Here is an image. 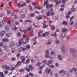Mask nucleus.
Returning <instances> with one entry per match:
<instances>
[{
    "label": "nucleus",
    "mask_w": 77,
    "mask_h": 77,
    "mask_svg": "<svg viewBox=\"0 0 77 77\" xmlns=\"http://www.w3.org/2000/svg\"><path fill=\"white\" fill-rule=\"evenodd\" d=\"M44 6H46L47 9H48L49 8H51L53 7L52 5H49L48 4V1H46L44 4Z\"/></svg>",
    "instance_id": "f257e3e1"
},
{
    "label": "nucleus",
    "mask_w": 77,
    "mask_h": 77,
    "mask_svg": "<svg viewBox=\"0 0 77 77\" xmlns=\"http://www.w3.org/2000/svg\"><path fill=\"white\" fill-rule=\"evenodd\" d=\"M26 44V42H23V38L19 40L18 44L20 46H21L22 44L24 45Z\"/></svg>",
    "instance_id": "f03ea898"
},
{
    "label": "nucleus",
    "mask_w": 77,
    "mask_h": 77,
    "mask_svg": "<svg viewBox=\"0 0 77 77\" xmlns=\"http://www.w3.org/2000/svg\"><path fill=\"white\" fill-rule=\"evenodd\" d=\"M4 68L5 69H8V70H9V69H10V67H9V66L6 65H5V66L2 67V68Z\"/></svg>",
    "instance_id": "7ed1b4c3"
},
{
    "label": "nucleus",
    "mask_w": 77,
    "mask_h": 77,
    "mask_svg": "<svg viewBox=\"0 0 77 77\" xmlns=\"http://www.w3.org/2000/svg\"><path fill=\"white\" fill-rule=\"evenodd\" d=\"M21 63H22V62L18 61L17 62V64L15 65V67H16V68H18V66H21Z\"/></svg>",
    "instance_id": "20e7f679"
},
{
    "label": "nucleus",
    "mask_w": 77,
    "mask_h": 77,
    "mask_svg": "<svg viewBox=\"0 0 77 77\" xmlns=\"http://www.w3.org/2000/svg\"><path fill=\"white\" fill-rule=\"evenodd\" d=\"M20 58L21 60H22V63H23L24 61H25V60H26L25 57L23 56H21L20 57Z\"/></svg>",
    "instance_id": "39448f33"
},
{
    "label": "nucleus",
    "mask_w": 77,
    "mask_h": 77,
    "mask_svg": "<svg viewBox=\"0 0 77 77\" xmlns=\"http://www.w3.org/2000/svg\"><path fill=\"white\" fill-rule=\"evenodd\" d=\"M19 50L20 51L19 52V53L22 51H23V52H24L25 51V50H27V49L26 48H24L22 47H21L20 48H19Z\"/></svg>",
    "instance_id": "423d86ee"
},
{
    "label": "nucleus",
    "mask_w": 77,
    "mask_h": 77,
    "mask_svg": "<svg viewBox=\"0 0 77 77\" xmlns=\"http://www.w3.org/2000/svg\"><path fill=\"white\" fill-rule=\"evenodd\" d=\"M46 54L45 55V57L46 58H48V57H49V53H48V50H47L46 51Z\"/></svg>",
    "instance_id": "0eeeda50"
},
{
    "label": "nucleus",
    "mask_w": 77,
    "mask_h": 77,
    "mask_svg": "<svg viewBox=\"0 0 77 77\" xmlns=\"http://www.w3.org/2000/svg\"><path fill=\"white\" fill-rule=\"evenodd\" d=\"M54 2L56 3V5H59V4H60L62 2V1H59L58 2H57V0H55L54 1Z\"/></svg>",
    "instance_id": "6e6552de"
},
{
    "label": "nucleus",
    "mask_w": 77,
    "mask_h": 77,
    "mask_svg": "<svg viewBox=\"0 0 77 77\" xmlns=\"http://www.w3.org/2000/svg\"><path fill=\"white\" fill-rule=\"evenodd\" d=\"M14 65H11V68L10 69V70H11V71H12L14 70L15 68H17V67H15H15H14Z\"/></svg>",
    "instance_id": "1a4fd4ad"
},
{
    "label": "nucleus",
    "mask_w": 77,
    "mask_h": 77,
    "mask_svg": "<svg viewBox=\"0 0 77 77\" xmlns=\"http://www.w3.org/2000/svg\"><path fill=\"white\" fill-rule=\"evenodd\" d=\"M66 36V33L63 32L61 35L60 38H63L64 36Z\"/></svg>",
    "instance_id": "9d476101"
},
{
    "label": "nucleus",
    "mask_w": 77,
    "mask_h": 77,
    "mask_svg": "<svg viewBox=\"0 0 77 77\" xmlns=\"http://www.w3.org/2000/svg\"><path fill=\"white\" fill-rule=\"evenodd\" d=\"M13 29L14 30H17L18 29V28L16 27V26L14 25H13Z\"/></svg>",
    "instance_id": "9b49d317"
},
{
    "label": "nucleus",
    "mask_w": 77,
    "mask_h": 77,
    "mask_svg": "<svg viewBox=\"0 0 77 77\" xmlns=\"http://www.w3.org/2000/svg\"><path fill=\"white\" fill-rule=\"evenodd\" d=\"M5 31H2L1 32V36H3L5 33Z\"/></svg>",
    "instance_id": "f8f14e48"
},
{
    "label": "nucleus",
    "mask_w": 77,
    "mask_h": 77,
    "mask_svg": "<svg viewBox=\"0 0 77 77\" xmlns=\"http://www.w3.org/2000/svg\"><path fill=\"white\" fill-rule=\"evenodd\" d=\"M29 69H31L33 70L34 69V68L33 67V66L32 65H29Z\"/></svg>",
    "instance_id": "ddd939ff"
},
{
    "label": "nucleus",
    "mask_w": 77,
    "mask_h": 77,
    "mask_svg": "<svg viewBox=\"0 0 77 77\" xmlns=\"http://www.w3.org/2000/svg\"><path fill=\"white\" fill-rule=\"evenodd\" d=\"M9 41V40L7 38H4L2 40V42H8Z\"/></svg>",
    "instance_id": "4468645a"
},
{
    "label": "nucleus",
    "mask_w": 77,
    "mask_h": 77,
    "mask_svg": "<svg viewBox=\"0 0 77 77\" xmlns=\"http://www.w3.org/2000/svg\"><path fill=\"white\" fill-rule=\"evenodd\" d=\"M70 51L72 53H76V51H75V49H70Z\"/></svg>",
    "instance_id": "2eb2a0df"
},
{
    "label": "nucleus",
    "mask_w": 77,
    "mask_h": 77,
    "mask_svg": "<svg viewBox=\"0 0 77 77\" xmlns=\"http://www.w3.org/2000/svg\"><path fill=\"white\" fill-rule=\"evenodd\" d=\"M53 63V61H52V60H49L48 61V63H47V65H50V64H51V63Z\"/></svg>",
    "instance_id": "dca6fc26"
},
{
    "label": "nucleus",
    "mask_w": 77,
    "mask_h": 77,
    "mask_svg": "<svg viewBox=\"0 0 77 77\" xmlns=\"http://www.w3.org/2000/svg\"><path fill=\"white\" fill-rule=\"evenodd\" d=\"M43 32V31L42 30H40V32L38 33V35H39L38 37H41V36L40 35H41V33H42Z\"/></svg>",
    "instance_id": "f3484780"
},
{
    "label": "nucleus",
    "mask_w": 77,
    "mask_h": 77,
    "mask_svg": "<svg viewBox=\"0 0 77 77\" xmlns=\"http://www.w3.org/2000/svg\"><path fill=\"white\" fill-rule=\"evenodd\" d=\"M61 51L63 53H64V52H65V49H64V45H63L62 46Z\"/></svg>",
    "instance_id": "a211bd4d"
},
{
    "label": "nucleus",
    "mask_w": 77,
    "mask_h": 77,
    "mask_svg": "<svg viewBox=\"0 0 77 77\" xmlns=\"http://www.w3.org/2000/svg\"><path fill=\"white\" fill-rule=\"evenodd\" d=\"M4 25V23L3 22H1L0 23V27H2Z\"/></svg>",
    "instance_id": "6ab92c4d"
},
{
    "label": "nucleus",
    "mask_w": 77,
    "mask_h": 77,
    "mask_svg": "<svg viewBox=\"0 0 77 77\" xmlns=\"http://www.w3.org/2000/svg\"><path fill=\"white\" fill-rule=\"evenodd\" d=\"M25 69L26 70V71H27V72H30V69L29 68H26V67H25Z\"/></svg>",
    "instance_id": "aec40b11"
},
{
    "label": "nucleus",
    "mask_w": 77,
    "mask_h": 77,
    "mask_svg": "<svg viewBox=\"0 0 77 77\" xmlns=\"http://www.w3.org/2000/svg\"><path fill=\"white\" fill-rule=\"evenodd\" d=\"M17 36L19 37H21V33L20 32H18L17 33Z\"/></svg>",
    "instance_id": "412c9836"
},
{
    "label": "nucleus",
    "mask_w": 77,
    "mask_h": 77,
    "mask_svg": "<svg viewBox=\"0 0 77 77\" xmlns=\"http://www.w3.org/2000/svg\"><path fill=\"white\" fill-rule=\"evenodd\" d=\"M25 17H26V15L24 14H23L21 16L20 18H24Z\"/></svg>",
    "instance_id": "4be33fe9"
},
{
    "label": "nucleus",
    "mask_w": 77,
    "mask_h": 77,
    "mask_svg": "<svg viewBox=\"0 0 77 77\" xmlns=\"http://www.w3.org/2000/svg\"><path fill=\"white\" fill-rule=\"evenodd\" d=\"M43 26L44 28H47L48 27V25H47L45 24H43Z\"/></svg>",
    "instance_id": "5701e85b"
},
{
    "label": "nucleus",
    "mask_w": 77,
    "mask_h": 77,
    "mask_svg": "<svg viewBox=\"0 0 77 77\" xmlns=\"http://www.w3.org/2000/svg\"><path fill=\"white\" fill-rule=\"evenodd\" d=\"M68 30L67 29L64 28L62 29V31L63 32H66Z\"/></svg>",
    "instance_id": "b1692460"
},
{
    "label": "nucleus",
    "mask_w": 77,
    "mask_h": 77,
    "mask_svg": "<svg viewBox=\"0 0 77 77\" xmlns=\"http://www.w3.org/2000/svg\"><path fill=\"white\" fill-rule=\"evenodd\" d=\"M29 62H30V60H29V59H28L26 60V64H27V63H29Z\"/></svg>",
    "instance_id": "393cba45"
},
{
    "label": "nucleus",
    "mask_w": 77,
    "mask_h": 77,
    "mask_svg": "<svg viewBox=\"0 0 77 77\" xmlns=\"http://www.w3.org/2000/svg\"><path fill=\"white\" fill-rule=\"evenodd\" d=\"M58 57L59 59V60H62V58H61V56H60V55H58Z\"/></svg>",
    "instance_id": "a878e982"
},
{
    "label": "nucleus",
    "mask_w": 77,
    "mask_h": 77,
    "mask_svg": "<svg viewBox=\"0 0 77 77\" xmlns=\"http://www.w3.org/2000/svg\"><path fill=\"white\" fill-rule=\"evenodd\" d=\"M11 14V10H8L7 11V14Z\"/></svg>",
    "instance_id": "bb28decb"
},
{
    "label": "nucleus",
    "mask_w": 77,
    "mask_h": 77,
    "mask_svg": "<svg viewBox=\"0 0 77 77\" xmlns=\"http://www.w3.org/2000/svg\"><path fill=\"white\" fill-rule=\"evenodd\" d=\"M50 11H49L48 12L46 13V15L47 16H50Z\"/></svg>",
    "instance_id": "cd10ccee"
},
{
    "label": "nucleus",
    "mask_w": 77,
    "mask_h": 77,
    "mask_svg": "<svg viewBox=\"0 0 77 77\" xmlns=\"http://www.w3.org/2000/svg\"><path fill=\"white\" fill-rule=\"evenodd\" d=\"M63 24H65L66 25H67L68 24V23H67V22L65 21H64L63 22Z\"/></svg>",
    "instance_id": "c85d7f7f"
},
{
    "label": "nucleus",
    "mask_w": 77,
    "mask_h": 77,
    "mask_svg": "<svg viewBox=\"0 0 77 77\" xmlns=\"http://www.w3.org/2000/svg\"><path fill=\"white\" fill-rule=\"evenodd\" d=\"M17 7L18 8H20V7H21V5L20 3H19L18 4Z\"/></svg>",
    "instance_id": "c756f323"
},
{
    "label": "nucleus",
    "mask_w": 77,
    "mask_h": 77,
    "mask_svg": "<svg viewBox=\"0 0 77 77\" xmlns=\"http://www.w3.org/2000/svg\"><path fill=\"white\" fill-rule=\"evenodd\" d=\"M29 37L27 36V38L26 39V43L28 42H29Z\"/></svg>",
    "instance_id": "7c9ffc66"
},
{
    "label": "nucleus",
    "mask_w": 77,
    "mask_h": 77,
    "mask_svg": "<svg viewBox=\"0 0 77 77\" xmlns=\"http://www.w3.org/2000/svg\"><path fill=\"white\" fill-rule=\"evenodd\" d=\"M66 18L67 19H68L69 18V15L67 14L66 16Z\"/></svg>",
    "instance_id": "2f4dec72"
},
{
    "label": "nucleus",
    "mask_w": 77,
    "mask_h": 77,
    "mask_svg": "<svg viewBox=\"0 0 77 77\" xmlns=\"http://www.w3.org/2000/svg\"><path fill=\"white\" fill-rule=\"evenodd\" d=\"M21 7H23V6H26V3H24L23 4L21 5Z\"/></svg>",
    "instance_id": "473e14b6"
},
{
    "label": "nucleus",
    "mask_w": 77,
    "mask_h": 77,
    "mask_svg": "<svg viewBox=\"0 0 77 77\" xmlns=\"http://www.w3.org/2000/svg\"><path fill=\"white\" fill-rule=\"evenodd\" d=\"M71 10H72V11L73 12H74L75 11V9L74 8H72L71 9Z\"/></svg>",
    "instance_id": "72a5a7b5"
},
{
    "label": "nucleus",
    "mask_w": 77,
    "mask_h": 77,
    "mask_svg": "<svg viewBox=\"0 0 77 77\" xmlns=\"http://www.w3.org/2000/svg\"><path fill=\"white\" fill-rule=\"evenodd\" d=\"M32 29V27H29L28 28V29L27 30V32H29V31H30V30Z\"/></svg>",
    "instance_id": "f704fd0d"
},
{
    "label": "nucleus",
    "mask_w": 77,
    "mask_h": 77,
    "mask_svg": "<svg viewBox=\"0 0 77 77\" xmlns=\"http://www.w3.org/2000/svg\"><path fill=\"white\" fill-rule=\"evenodd\" d=\"M41 63L40 62H38V63H37V64H36V66H40L41 65Z\"/></svg>",
    "instance_id": "c9c22d12"
},
{
    "label": "nucleus",
    "mask_w": 77,
    "mask_h": 77,
    "mask_svg": "<svg viewBox=\"0 0 77 77\" xmlns=\"http://www.w3.org/2000/svg\"><path fill=\"white\" fill-rule=\"evenodd\" d=\"M29 75L30 76H31V77H32V76H33L34 75L33 74L31 73H29Z\"/></svg>",
    "instance_id": "e433bc0d"
},
{
    "label": "nucleus",
    "mask_w": 77,
    "mask_h": 77,
    "mask_svg": "<svg viewBox=\"0 0 77 77\" xmlns=\"http://www.w3.org/2000/svg\"><path fill=\"white\" fill-rule=\"evenodd\" d=\"M52 36L56 37V32H55L54 33V34H52Z\"/></svg>",
    "instance_id": "4c0bfd02"
},
{
    "label": "nucleus",
    "mask_w": 77,
    "mask_h": 77,
    "mask_svg": "<svg viewBox=\"0 0 77 77\" xmlns=\"http://www.w3.org/2000/svg\"><path fill=\"white\" fill-rule=\"evenodd\" d=\"M18 17V16L17 15H14V19H17Z\"/></svg>",
    "instance_id": "58836bf2"
},
{
    "label": "nucleus",
    "mask_w": 77,
    "mask_h": 77,
    "mask_svg": "<svg viewBox=\"0 0 77 77\" xmlns=\"http://www.w3.org/2000/svg\"><path fill=\"white\" fill-rule=\"evenodd\" d=\"M10 35H11V34H10V33H7L6 34V36L7 37H9Z\"/></svg>",
    "instance_id": "ea45409f"
},
{
    "label": "nucleus",
    "mask_w": 77,
    "mask_h": 77,
    "mask_svg": "<svg viewBox=\"0 0 77 77\" xmlns=\"http://www.w3.org/2000/svg\"><path fill=\"white\" fill-rule=\"evenodd\" d=\"M50 14L51 15H54V12L51 11L50 13Z\"/></svg>",
    "instance_id": "a19ab883"
},
{
    "label": "nucleus",
    "mask_w": 77,
    "mask_h": 77,
    "mask_svg": "<svg viewBox=\"0 0 77 77\" xmlns=\"http://www.w3.org/2000/svg\"><path fill=\"white\" fill-rule=\"evenodd\" d=\"M5 29L6 30H8L9 29V27H8L7 26H6L5 27Z\"/></svg>",
    "instance_id": "79ce46f5"
},
{
    "label": "nucleus",
    "mask_w": 77,
    "mask_h": 77,
    "mask_svg": "<svg viewBox=\"0 0 77 77\" xmlns=\"http://www.w3.org/2000/svg\"><path fill=\"white\" fill-rule=\"evenodd\" d=\"M31 17H34L35 15V14H34V13H31Z\"/></svg>",
    "instance_id": "37998d69"
},
{
    "label": "nucleus",
    "mask_w": 77,
    "mask_h": 77,
    "mask_svg": "<svg viewBox=\"0 0 77 77\" xmlns=\"http://www.w3.org/2000/svg\"><path fill=\"white\" fill-rule=\"evenodd\" d=\"M20 55H21V54H20V53H19L17 54V57L18 58H19V57H20Z\"/></svg>",
    "instance_id": "c03bdc74"
},
{
    "label": "nucleus",
    "mask_w": 77,
    "mask_h": 77,
    "mask_svg": "<svg viewBox=\"0 0 77 77\" xmlns=\"http://www.w3.org/2000/svg\"><path fill=\"white\" fill-rule=\"evenodd\" d=\"M26 2L27 3H29L31 2V1L29 0H26Z\"/></svg>",
    "instance_id": "a18cd8bd"
},
{
    "label": "nucleus",
    "mask_w": 77,
    "mask_h": 77,
    "mask_svg": "<svg viewBox=\"0 0 77 77\" xmlns=\"http://www.w3.org/2000/svg\"><path fill=\"white\" fill-rule=\"evenodd\" d=\"M14 42H12V43H11L10 45V47H11L13 45H14Z\"/></svg>",
    "instance_id": "49530a36"
},
{
    "label": "nucleus",
    "mask_w": 77,
    "mask_h": 77,
    "mask_svg": "<svg viewBox=\"0 0 77 77\" xmlns=\"http://www.w3.org/2000/svg\"><path fill=\"white\" fill-rule=\"evenodd\" d=\"M41 19H42V17H38V20H41Z\"/></svg>",
    "instance_id": "de8ad7c7"
},
{
    "label": "nucleus",
    "mask_w": 77,
    "mask_h": 77,
    "mask_svg": "<svg viewBox=\"0 0 77 77\" xmlns=\"http://www.w3.org/2000/svg\"><path fill=\"white\" fill-rule=\"evenodd\" d=\"M3 48H5V50H7V49H8V47L5 46H3Z\"/></svg>",
    "instance_id": "09e8293b"
},
{
    "label": "nucleus",
    "mask_w": 77,
    "mask_h": 77,
    "mask_svg": "<svg viewBox=\"0 0 77 77\" xmlns=\"http://www.w3.org/2000/svg\"><path fill=\"white\" fill-rule=\"evenodd\" d=\"M42 63H47V60H43L42 61Z\"/></svg>",
    "instance_id": "8fccbe9b"
},
{
    "label": "nucleus",
    "mask_w": 77,
    "mask_h": 77,
    "mask_svg": "<svg viewBox=\"0 0 77 77\" xmlns=\"http://www.w3.org/2000/svg\"><path fill=\"white\" fill-rule=\"evenodd\" d=\"M36 4V2H34L32 3V5L34 6H35Z\"/></svg>",
    "instance_id": "3c124183"
},
{
    "label": "nucleus",
    "mask_w": 77,
    "mask_h": 77,
    "mask_svg": "<svg viewBox=\"0 0 77 77\" xmlns=\"http://www.w3.org/2000/svg\"><path fill=\"white\" fill-rule=\"evenodd\" d=\"M72 69H73V70H74V71H75H75H77V69L75 68H72Z\"/></svg>",
    "instance_id": "603ef678"
},
{
    "label": "nucleus",
    "mask_w": 77,
    "mask_h": 77,
    "mask_svg": "<svg viewBox=\"0 0 77 77\" xmlns=\"http://www.w3.org/2000/svg\"><path fill=\"white\" fill-rule=\"evenodd\" d=\"M24 71V70L23 69H22L19 70L20 72H23Z\"/></svg>",
    "instance_id": "864d4df0"
},
{
    "label": "nucleus",
    "mask_w": 77,
    "mask_h": 77,
    "mask_svg": "<svg viewBox=\"0 0 77 77\" xmlns=\"http://www.w3.org/2000/svg\"><path fill=\"white\" fill-rule=\"evenodd\" d=\"M5 74H8V70H7L5 71Z\"/></svg>",
    "instance_id": "5fc2aeb1"
},
{
    "label": "nucleus",
    "mask_w": 77,
    "mask_h": 77,
    "mask_svg": "<svg viewBox=\"0 0 77 77\" xmlns=\"http://www.w3.org/2000/svg\"><path fill=\"white\" fill-rule=\"evenodd\" d=\"M36 8L37 9H38V10H40L41 9V7H37Z\"/></svg>",
    "instance_id": "6e6d98bb"
},
{
    "label": "nucleus",
    "mask_w": 77,
    "mask_h": 77,
    "mask_svg": "<svg viewBox=\"0 0 77 77\" xmlns=\"http://www.w3.org/2000/svg\"><path fill=\"white\" fill-rule=\"evenodd\" d=\"M27 48V49H29V48H30V45H28L26 47Z\"/></svg>",
    "instance_id": "4d7b16f0"
},
{
    "label": "nucleus",
    "mask_w": 77,
    "mask_h": 77,
    "mask_svg": "<svg viewBox=\"0 0 77 77\" xmlns=\"http://www.w3.org/2000/svg\"><path fill=\"white\" fill-rule=\"evenodd\" d=\"M74 16H73L72 17H71L70 19V20L72 21V19H73V18H74Z\"/></svg>",
    "instance_id": "13d9d810"
},
{
    "label": "nucleus",
    "mask_w": 77,
    "mask_h": 77,
    "mask_svg": "<svg viewBox=\"0 0 77 77\" xmlns=\"http://www.w3.org/2000/svg\"><path fill=\"white\" fill-rule=\"evenodd\" d=\"M54 29H55V26H53L52 27V30H54Z\"/></svg>",
    "instance_id": "bf43d9fd"
},
{
    "label": "nucleus",
    "mask_w": 77,
    "mask_h": 77,
    "mask_svg": "<svg viewBox=\"0 0 77 77\" xmlns=\"http://www.w3.org/2000/svg\"><path fill=\"white\" fill-rule=\"evenodd\" d=\"M51 44V42H47L46 43L47 45H49L50 44Z\"/></svg>",
    "instance_id": "052dcab7"
},
{
    "label": "nucleus",
    "mask_w": 77,
    "mask_h": 77,
    "mask_svg": "<svg viewBox=\"0 0 77 77\" xmlns=\"http://www.w3.org/2000/svg\"><path fill=\"white\" fill-rule=\"evenodd\" d=\"M23 32L24 33H27V29H25L24 30H23Z\"/></svg>",
    "instance_id": "680f3d73"
},
{
    "label": "nucleus",
    "mask_w": 77,
    "mask_h": 77,
    "mask_svg": "<svg viewBox=\"0 0 77 77\" xmlns=\"http://www.w3.org/2000/svg\"><path fill=\"white\" fill-rule=\"evenodd\" d=\"M11 60L13 61H14V60H16V59L15 57H13L11 59Z\"/></svg>",
    "instance_id": "e2e57ef3"
},
{
    "label": "nucleus",
    "mask_w": 77,
    "mask_h": 77,
    "mask_svg": "<svg viewBox=\"0 0 77 77\" xmlns=\"http://www.w3.org/2000/svg\"><path fill=\"white\" fill-rule=\"evenodd\" d=\"M49 67L51 68H53V67H54V66L53 65H50L49 66Z\"/></svg>",
    "instance_id": "0e129e2a"
},
{
    "label": "nucleus",
    "mask_w": 77,
    "mask_h": 77,
    "mask_svg": "<svg viewBox=\"0 0 77 77\" xmlns=\"http://www.w3.org/2000/svg\"><path fill=\"white\" fill-rule=\"evenodd\" d=\"M62 3L63 4H65L66 3L65 0H63Z\"/></svg>",
    "instance_id": "69168bd1"
},
{
    "label": "nucleus",
    "mask_w": 77,
    "mask_h": 77,
    "mask_svg": "<svg viewBox=\"0 0 77 77\" xmlns=\"http://www.w3.org/2000/svg\"><path fill=\"white\" fill-rule=\"evenodd\" d=\"M56 44H59V41L57 40L56 41Z\"/></svg>",
    "instance_id": "338daca9"
},
{
    "label": "nucleus",
    "mask_w": 77,
    "mask_h": 77,
    "mask_svg": "<svg viewBox=\"0 0 77 77\" xmlns=\"http://www.w3.org/2000/svg\"><path fill=\"white\" fill-rule=\"evenodd\" d=\"M3 21H4V22H6V18H3Z\"/></svg>",
    "instance_id": "774afa93"
}]
</instances>
